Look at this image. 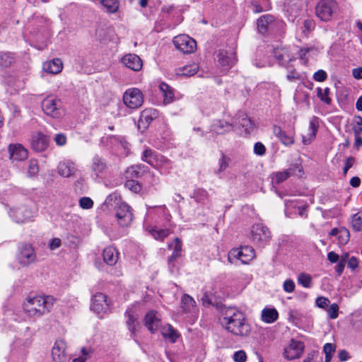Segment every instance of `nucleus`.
<instances>
[{
  "label": "nucleus",
  "mask_w": 362,
  "mask_h": 362,
  "mask_svg": "<svg viewBox=\"0 0 362 362\" xmlns=\"http://www.w3.org/2000/svg\"><path fill=\"white\" fill-rule=\"evenodd\" d=\"M222 315L221 322L228 332L238 337L250 335L251 326L243 312L235 308H228L223 310Z\"/></svg>",
  "instance_id": "1"
},
{
  "label": "nucleus",
  "mask_w": 362,
  "mask_h": 362,
  "mask_svg": "<svg viewBox=\"0 0 362 362\" xmlns=\"http://www.w3.org/2000/svg\"><path fill=\"white\" fill-rule=\"evenodd\" d=\"M55 301L49 295L28 296L23 303V311L30 317L39 318L51 312Z\"/></svg>",
  "instance_id": "2"
},
{
  "label": "nucleus",
  "mask_w": 362,
  "mask_h": 362,
  "mask_svg": "<svg viewBox=\"0 0 362 362\" xmlns=\"http://www.w3.org/2000/svg\"><path fill=\"white\" fill-rule=\"evenodd\" d=\"M104 205L108 209L115 211V217L121 226H129L133 220L132 209L125 202H122L116 194H110L105 199Z\"/></svg>",
  "instance_id": "3"
},
{
  "label": "nucleus",
  "mask_w": 362,
  "mask_h": 362,
  "mask_svg": "<svg viewBox=\"0 0 362 362\" xmlns=\"http://www.w3.org/2000/svg\"><path fill=\"white\" fill-rule=\"evenodd\" d=\"M42 111L45 115L54 119L61 118L64 111L60 99L54 96H47L41 103Z\"/></svg>",
  "instance_id": "4"
},
{
  "label": "nucleus",
  "mask_w": 362,
  "mask_h": 362,
  "mask_svg": "<svg viewBox=\"0 0 362 362\" xmlns=\"http://www.w3.org/2000/svg\"><path fill=\"white\" fill-rule=\"evenodd\" d=\"M255 257V250L251 246L247 245L230 250L228 255V259L230 263H233L235 259H240L242 263L248 264Z\"/></svg>",
  "instance_id": "5"
},
{
  "label": "nucleus",
  "mask_w": 362,
  "mask_h": 362,
  "mask_svg": "<svg viewBox=\"0 0 362 362\" xmlns=\"http://www.w3.org/2000/svg\"><path fill=\"white\" fill-rule=\"evenodd\" d=\"M36 254L34 248L29 244L19 245L16 255L18 263L23 267H28L36 262Z\"/></svg>",
  "instance_id": "6"
},
{
  "label": "nucleus",
  "mask_w": 362,
  "mask_h": 362,
  "mask_svg": "<svg viewBox=\"0 0 362 362\" xmlns=\"http://www.w3.org/2000/svg\"><path fill=\"white\" fill-rule=\"evenodd\" d=\"M337 8L334 0H320L315 7V14L322 21H329Z\"/></svg>",
  "instance_id": "7"
},
{
  "label": "nucleus",
  "mask_w": 362,
  "mask_h": 362,
  "mask_svg": "<svg viewBox=\"0 0 362 362\" xmlns=\"http://www.w3.org/2000/svg\"><path fill=\"white\" fill-rule=\"evenodd\" d=\"M123 101L125 105L131 109L140 107L144 103V96L141 91L136 88L127 89L123 95Z\"/></svg>",
  "instance_id": "8"
},
{
  "label": "nucleus",
  "mask_w": 362,
  "mask_h": 362,
  "mask_svg": "<svg viewBox=\"0 0 362 362\" xmlns=\"http://www.w3.org/2000/svg\"><path fill=\"white\" fill-rule=\"evenodd\" d=\"M251 232L253 242L259 247H263L269 243L271 238L270 231L268 228L262 224L253 225Z\"/></svg>",
  "instance_id": "9"
},
{
  "label": "nucleus",
  "mask_w": 362,
  "mask_h": 362,
  "mask_svg": "<svg viewBox=\"0 0 362 362\" xmlns=\"http://www.w3.org/2000/svg\"><path fill=\"white\" fill-rule=\"evenodd\" d=\"M176 49L185 54L192 53L197 47L196 41L186 35H180L173 38Z\"/></svg>",
  "instance_id": "10"
},
{
  "label": "nucleus",
  "mask_w": 362,
  "mask_h": 362,
  "mask_svg": "<svg viewBox=\"0 0 362 362\" xmlns=\"http://www.w3.org/2000/svg\"><path fill=\"white\" fill-rule=\"evenodd\" d=\"M142 160L155 168L170 163L169 159L151 149L144 151Z\"/></svg>",
  "instance_id": "11"
},
{
  "label": "nucleus",
  "mask_w": 362,
  "mask_h": 362,
  "mask_svg": "<svg viewBox=\"0 0 362 362\" xmlns=\"http://www.w3.org/2000/svg\"><path fill=\"white\" fill-rule=\"evenodd\" d=\"M10 216L17 223L30 221L34 216L33 211L26 206H22L13 209L9 212Z\"/></svg>",
  "instance_id": "12"
},
{
  "label": "nucleus",
  "mask_w": 362,
  "mask_h": 362,
  "mask_svg": "<svg viewBox=\"0 0 362 362\" xmlns=\"http://www.w3.org/2000/svg\"><path fill=\"white\" fill-rule=\"evenodd\" d=\"M108 308L109 304L105 295L98 293L93 296L90 308L93 312L100 315V317H102V315L107 311Z\"/></svg>",
  "instance_id": "13"
},
{
  "label": "nucleus",
  "mask_w": 362,
  "mask_h": 362,
  "mask_svg": "<svg viewBox=\"0 0 362 362\" xmlns=\"http://www.w3.org/2000/svg\"><path fill=\"white\" fill-rule=\"evenodd\" d=\"M304 350L303 342L291 339L288 346L285 348L284 356L287 360H293L299 358Z\"/></svg>",
  "instance_id": "14"
},
{
  "label": "nucleus",
  "mask_w": 362,
  "mask_h": 362,
  "mask_svg": "<svg viewBox=\"0 0 362 362\" xmlns=\"http://www.w3.org/2000/svg\"><path fill=\"white\" fill-rule=\"evenodd\" d=\"M281 24V21H276L272 15L262 16L257 22L258 32L264 34L267 30H274L276 25Z\"/></svg>",
  "instance_id": "15"
},
{
  "label": "nucleus",
  "mask_w": 362,
  "mask_h": 362,
  "mask_svg": "<svg viewBox=\"0 0 362 362\" xmlns=\"http://www.w3.org/2000/svg\"><path fill=\"white\" fill-rule=\"evenodd\" d=\"M303 174V168L298 164L293 165L289 168L279 171L275 173L274 179L276 184H280L291 175L301 177Z\"/></svg>",
  "instance_id": "16"
},
{
  "label": "nucleus",
  "mask_w": 362,
  "mask_h": 362,
  "mask_svg": "<svg viewBox=\"0 0 362 362\" xmlns=\"http://www.w3.org/2000/svg\"><path fill=\"white\" fill-rule=\"evenodd\" d=\"M302 4V0H285L284 10L289 21H293L298 16Z\"/></svg>",
  "instance_id": "17"
},
{
  "label": "nucleus",
  "mask_w": 362,
  "mask_h": 362,
  "mask_svg": "<svg viewBox=\"0 0 362 362\" xmlns=\"http://www.w3.org/2000/svg\"><path fill=\"white\" fill-rule=\"evenodd\" d=\"M49 138L41 132H35L31 137V147L37 152L45 151L49 145Z\"/></svg>",
  "instance_id": "18"
},
{
  "label": "nucleus",
  "mask_w": 362,
  "mask_h": 362,
  "mask_svg": "<svg viewBox=\"0 0 362 362\" xmlns=\"http://www.w3.org/2000/svg\"><path fill=\"white\" fill-rule=\"evenodd\" d=\"M77 168L74 162L71 160H64L57 165L58 174L64 177H70L74 176Z\"/></svg>",
  "instance_id": "19"
},
{
  "label": "nucleus",
  "mask_w": 362,
  "mask_h": 362,
  "mask_svg": "<svg viewBox=\"0 0 362 362\" xmlns=\"http://www.w3.org/2000/svg\"><path fill=\"white\" fill-rule=\"evenodd\" d=\"M121 62L124 66L134 71H140L143 66L142 60L135 54H125Z\"/></svg>",
  "instance_id": "20"
},
{
  "label": "nucleus",
  "mask_w": 362,
  "mask_h": 362,
  "mask_svg": "<svg viewBox=\"0 0 362 362\" xmlns=\"http://www.w3.org/2000/svg\"><path fill=\"white\" fill-rule=\"evenodd\" d=\"M10 153V158L13 161H22L25 160L28 156V152L20 144H10L8 146Z\"/></svg>",
  "instance_id": "21"
},
{
  "label": "nucleus",
  "mask_w": 362,
  "mask_h": 362,
  "mask_svg": "<svg viewBox=\"0 0 362 362\" xmlns=\"http://www.w3.org/2000/svg\"><path fill=\"white\" fill-rule=\"evenodd\" d=\"M66 345L63 340H57L52 350L54 362H64L66 359Z\"/></svg>",
  "instance_id": "22"
},
{
  "label": "nucleus",
  "mask_w": 362,
  "mask_h": 362,
  "mask_svg": "<svg viewBox=\"0 0 362 362\" xmlns=\"http://www.w3.org/2000/svg\"><path fill=\"white\" fill-rule=\"evenodd\" d=\"M158 117V112L153 108H146L140 115L139 126L146 129L152 121Z\"/></svg>",
  "instance_id": "23"
},
{
  "label": "nucleus",
  "mask_w": 362,
  "mask_h": 362,
  "mask_svg": "<svg viewBox=\"0 0 362 362\" xmlns=\"http://www.w3.org/2000/svg\"><path fill=\"white\" fill-rule=\"evenodd\" d=\"M319 127V118L313 116L309 122V128L306 134L303 135V143L308 145L315 138Z\"/></svg>",
  "instance_id": "24"
},
{
  "label": "nucleus",
  "mask_w": 362,
  "mask_h": 362,
  "mask_svg": "<svg viewBox=\"0 0 362 362\" xmlns=\"http://www.w3.org/2000/svg\"><path fill=\"white\" fill-rule=\"evenodd\" d=\"M217 62L224 70L229 69L234 64L235 55L226 50H220L216 57Z\"/></svg>",
  "instance_id": "25"
},
{
  "label": "nucleus",
  "mask_w": 362,
  "mask_h": 362,
  "mask_svg": "<svg viewBox=\"0 0 362 362\" xmlns=\"http://www.w3.org/2000/svg\"><path fill=\"white\" fill-rule=\"evenodd\" d=\"M124 315L127 317L126 325L131 333V337H134L136 334V327L139 325L138 315L134 311L133 308H128Z\"/></svg>",
  "instance_id": "26"
},
{
  "label": "nucleus",
  "mask_w": 362,
  "mask_h": 362,
  "mask_svg": "<svg viewBox=\"0 0 362 362\" xmlns=\"http://www.w3.org/2000/svg\"><path fill=\"white\" fill-rule=\"evenodd\" d=\"M144 325L152 333L157 330L160 326V319L155 311L151 310L146 314Z\"/></svg>",
  "instance_id": "27"
},
{
  "label": "nucleus",
  "mask_w": 362,
  "mask_h": 362,
  "mask_svg": "<svg viewBox=\"0 0 362 362\" xmlns=\"http://www.w3.org/2000/svg\"><path fill=\"white\" fill-rule=\"evenodd\" d=\"M234 122H228L225 120H216L211 126V131L218 134H222L230 132L234 127Z\"/></svg>",
  "instance_id": "28"
},
{
  "label": "nucleus",
  "mask_w": 362,
  "mask_h": 362,
  "mask_svg": "<svg viewBox=\"0 0 362 362\" xmlns=\"http://www.w3.org/2000/svg\"><path fill=\"white\" fill-rule=\"evenodd\" d=\"M235 124H240L247 134L251 133L255 129V123L243 112L238 115Z\"/></svg>",
  "instance_id": "29"
},
{
  "label": "nucleus",
  "mask_w": 362,
  "mask_h": 362,
  "mask_svg": "<svg viewBox=\"0 0 362 362\" xmlns=\"http://www.w3.org/2000/svg\"><path fill=\"white\" fill-rule=\"evenodd\" d=\"M274 55L282 65H285L293 59V57L291 54L288 49L285 47L274 49Z\"/></svg>",
  "instance_id": "30"
},
{
  "label": "nucleus",
  "mask_w": 362,
  "mask_h": 362,
  "mask_svg": "<svg viewBox=\"0 0 362 362\" xmlns=\"http://www.w3.org/2000/svg\"><path fill=\"white\" fill-rule=\"evenodd\" d=\"M103 259L105 262L110 266L115 265L119 258V253L114 247H107L103 252Z\"/></svg>",
  "instance_id": "31"
},
{
  "label": "nucleus",
  "mask_w": 362,
  "mask_h": 362,
  "mask_svg": "<svg viewBox=\"0 0 362 362\" xmlns=\"http://www.w3.org/2000/svg\"><path fill=\"white\" fill-rule=\"evenodd\" d=\"M42 68L47 73L57 74L62 71L63 69V64L61 59H54L51 61L45 62Z\"/></svg>",
  "instance_id": "32"
},
{
  "label": "nucleus",
  "mask_w": 362,
  "mask_h": 362,
  "mask_svg": "<svg viewBox=\"0 0 362 362\" xmlns=\"http://www.w3.org/2000/svg\"><path fill=\"white\" fill-rule=\"evenodd\" d=\"M159 89L163 93V103L165 105L171 103L174 100V90L168 84L162 82L159 85Z\"/></svg>",
  "instance_id": "33"
},
{
  "label": "nucleus",
  "mask_w": 362,
  "mask_h": 362,
  "mask_svg": "<svg viewBox=\"0 0 362 362\" xmlns=\"http://www.w3.org/2000/svg\"><path fill=\"white\" fill-rule=\"evenodd\" d=\"M107 168V164L104 159L95 156L92 159L91 169L95 175L98 176L100 173H103Z\"/></svg>",
  "instance_id": "34"
},
{
  "label": "nucleus",
  "mask_w": 362,
  "mask_h": 362,
  "mask_svg": "<svg viewBox=\"0 0 362 362\" xmlns=\"http://www.w3.org/2000/svg\"><path fill=\"white\" fill-rule=\"evenodd\" d=\"M279 317V313L275 308H265L262 311L261 318L266 323H273Z\"/></svg>",
  "instance_id": "35"
},
{
  "label": "nucleus",
  "mask_w": 362,
  "mask_h": 362,
  "mask_svg": "<svg viewBox=\"0 0 362 362\" xmlns=\"http://www.w3.org/2000/svg\"><path fill=\"white\" fill-rule=\"evenodd\" d=\"M168 246L169 247H173V252L171 256L168 257V264L169 265H171L177 257L181 256L182 242L180 238H176L175 239L174 243L169 245Z\"/></svg>",
  "instance_id": "36"
},
{
  "label": "nucleus",
  "mask_w": 362,
  "mask_h": 362,
  "mask_svg": "<svg viewBox=\"0 0 362 362\" xmlns=\"http://www.w3.org/2000/svg\"><path fill=\"white\" fill-rule=\"evenodd\" d=\"M147 167L141 165H133L126 170L127 177L131 179L141 177L146 172Z\"/></svg>",
  "instance_id": "37"
},
{
  "label": "nucleus",
  "mask_w": 362,
  "mask_h": 362,
  "mask_svg": "<svg viewBox=\"0 0 362 362\" xmlns=\"http://www.w3.org/2000/svg\"><path fill=\"white\" fill-rule=\"evenodd\" d=\"M100 3L109 13H116L119 8V0H100Z\"/></svg>",
  "instance_id": "38"
},
{
  "label": "nucleus",
  "mask_w": 362,
  "mask_h": 362,
  "mask_svg": "<svg viewBox=\"0 0 362 362\" xmlns=\"http://www.w3.org/2000/svg\"><path fill=\"white\" fill-rule=\"evenodd\" d=\"M198 71V66L196 64L187 65L176 70L177 76H191L194 75Z\"/></svg>",
  "instance_id": "39"
},
{
  "label": "nucleus",
  "mask_w": 362,
  "mask_h": 362,
  "mask_svg": "<svg viewBox=\"0 0 362 362\" xmlns=\"http://www.w3.org/2000/svg\"><path fill=\"white\" fill-rule=\"evenodd\" d=\"M150 233L156 240L163 241L169 235L170 230L168 229H160L155 227L151 229Z\"/></svg>",
  "instance_id": "40"
},
{
  "label": "nucleus",
  "mask_w": 362,
  "mask_h": 362,
  "mask_svg": "<svg viewBox=\"0 0 362 362\" xmlns=\"http://www.w3.org/2000/svg\"><path fill=\"white\" fill-rule=\"evenodd\" d=\"M182 307L185 312H189L196 305L195 300L192 297L187 294H185L181 299Z\"/></svg>",
  "instance_id": "41"
},
{
  "label": "nucleus",
  "mask_w": 362,
  "mask_h": 362,
  "mask_svg": "<svg viewBox=\"0 0 362 362\" xmlns=\"http://www.w3.org/2000/svg\"><path fill=\"white\" fill-rule=\"evenodd\" d=\"M298 283L304 288H309L312 286V276L307 273H300L298 276Z\"/></svg>",
  "instance_id": "42"
},
{
  "label": "nucleus",
  "mask_w": 362,
  "mask_h": 362,
  "mask_svg": "<svg viewBox=\"0 0 362 362\" xmlns=\"http://www.w3.org/2000/svg\"><path fill=\"white\" fill-rule=\"evenodd\" d=\"M230 158L223 153H221V158L218 160V169L216 171V174L218 175L226 170L230 164Z\"/></svg>",
  "instance_id": "43"
},
{
  "label": "nucleus",
  "mask_w": 362,
  "mask_h": 362,
  "mask_svg": "<svg viewBox=\"0 0 362 362\" xmlns=\"http://www.w3.org/2000/svg\"><path fill=\"white\" fill-rule=\"evenodd\" d=\"M339 235L337 237L339 244L344 245L349 240V237H350L349 231L346 228L341 227V228H339Z\"/></svg>",
  "instance_id": "44"
},
{
  "label": "nucleus",
  "mask_w": 362,
  "mask_h": 362,
  "mask_svg": "<svg viewBox=\"0 0 362 362\" xmlns=\"http://www.w3.org/2000/svg\"><path fill=\"white\" fill-rule=\"evenodd\" d=\"M317 96L325 103L329 105L332 102L331 98L328 96L329 93V88H325V89H322L321 88H317Z\"/></svg>",
  "instance_id": "45"
},
{
  "label": "nucleus",
  "mask_w": 362,
  "mask_h": 362,
  "mask_svg": "<svg viewBox=\"0 0 362 362\" xmlns=\"http://www.w3.org/2000/svg\"><path fill=\"white\" fill-rule=\"evenodd\" d=\"M125 187L134 193L140 192L142 188L140 183L134 179L128 180L125 182Z\"/></svg>",
  "instance_id": "46"
},
{
  "label": "nucleus",
  "mask_w": 362,
  "mask_h": 362,
  "mask_svg": "<svg viewBox=\"0 0 362 362\" xmlns=\"http://www.w3.org/2000/svg\"><path fill=\"white\" fill-rule=\"evenodd\" d=\"M351 223L355 231L358 232L362 230V216L358 214H355L352 216Z\"/></svg>",
  "instance_id": "47"
},
{
  "label": "nucleus",
  "mask_w": 362,
  "mask_h": 362,
  "mask_svg": "<svg viewBox=\"0 0 362 362\" xmlns=\"http://www.w3.org/2000/svg\"><path fill=\"white\" fill-rule=\"evenodd\" d=\"M163 334L164 338L170 339L173 343L175 342L179 337L177 332L170 325H169L168 329L163 332Z\"/></svg>",
  "instance_id": "48"
},
{
  "label": "nucleus",
  "mask_w": 362,
  "mask_h": 362,
  "mask_svg": "<svg viewBox=\"0 0 362 362\" xmlns=\"http://www.w3.org/2000/svg\"><path fill=\"white\" fill-rule=\"evenodd\" d=\"M39 171L37 162L36 160L31 159L29 161L28 173L30 176H34L37 174Z\"/></svg>",
  "instance_id": "49"
},
{
  "label": "nucleus",
  "mask_w": 362,
  "mask_h": 362,
  "mask_svg": "<svg viewBox=\"0 0 362 362\" xmlns=\"http://www.w3.org/2000/svg\"><path fill=\"white\" fill-rule=\"evenodd\" d=\"M79 206L84 209H89L93 207V202L92 199L87 197H83L79 200Z\"/></svg>",
  "instance_id": "50"
},
{
  "label": "nucleus",
  "mask_w": 362,
  "mask_h": 362,
  "mask_svg": "<svg viewBox=\"0 0 362 362\" xmlns=\"http://www.w3.org/2000/svg\"><path fill=\"white\" fill-rule=\"evenodd\" d=\"M233 358L235 362H245L247 360V355L244 351L240 350L234 353Z\"/></svg>",
  "instance_id": "51"
},
{
  "label": "nucleus",
  "mask_w": 362,
  "mask_h": 362,
  "mask_svg": "<svg viewBox=\"0 0 362 362\" xmlns=\"http://www.w3.org/2000/svg\"><path fill=\"white\" fill-rule=\"evenodd\" d=\"M328 315L331 319H336L338 317L339 306L337 303L332 304L328 310Z\"/></svg>",
  "instance_id": "52"
},
{
  "label": "nucleus",
  "mask_w": 362,
  "mask_h": 362,
  "mask_svg": "<svg viewBox=\"0 0 362 362\" xmlns=\"http://www.w3.org/2000/svg\"><path fill=\"white\" fill-rule=\"evenodd\" d=\"M279 139L281 141V143L284 145H291L294 143V139L293 136L287 134L285 132L281 134V136L279 138Z\"/></svg>",
  "instance_id": "53"
},
{
  "label": "nucleus",
  "mask_w": 362,
  "mask_h": 362,
  "mask_svg": "<svg viewBox=\"0 0 362 362\" xmlns=\"http://www.w3.org/2000/svg\"><path fill=\"white\" fill-rule=\"evenodd\" d=\"M266 148L261 142H257L254 145V153L257 156H263L265 154Z\"/></svg>",
  "instance_id": "54"
},
{
  "label": "nucleus",
  "mask_w": 362,
  "mask_h": 362,
  "mask_svg": "<svg viewBox=\"0 0 362 362\" xmlns=\"http://www.w3.org/2000/svg\"><path fill=\"white\" fill-rule=\"evenodd\" d=\"M295 283L291 279H287L284 282L283 288L286 293H292L295 290Z\"/></svg>",
  "instance_id": "55"
},
{
  "label": "nucleus",
  "mask_w": 362,
  "mask_h": 362,
  "mask_svg": "<svg viewBox=\"0 0 362 362\" xmlns=\"http://www.w3.org/2000/svg\"><path fill=\"white\" fill-rule=\"evenodd\" d=\"M327 77V73L324 70H318L313 74V79L316 81L322 82Z\"/></svg>",
  "instance_id": "56"
},
{
  "label": "nucleus",
  "mask_w": 362,
  "mask_h": 362,
  "mask_svg": "<svg viewBox=\"0 0 362 362\" xmlns=\"http://www.w3.org/2000/svg\"><path fill=\"white\" fill-rule=\"evenodd\" d=\"M356 160L354 157L349 156L348 157L344 163V167L343 169V174L346 175L348 170L354 165Z\"/></svg>",
  "instance_id": "57"
},
{
  "label": "nucleus",
  "mask_w": 362,
  "mask_h": 362,
  "mask_svg": "<svg viewBox=\"0 0 362 362\" xmlns=\"http://www.w3.org/2000/svg\"><path fill=\"white\" fill-rule=\"evenodd\" d=\"M330 301L327 298L318 297L316 298L315 303L319 308H325L329 305Z\"/></svg>",
  "instance_id": "58"
},
{
  "label": "nucleus",
  "mask_w": 362,
  "mask_h": 362,
  "mask_svg": "<svg viewBox=\"0 0 362 362\" xmlns=\"http://www.w3.org/2000/svg\"><path fill=\"white\" fill-rule=\"evenodd\" d=\"M315 23L314 21L310 20V19L305 20L303 22V28H304L303 33L310 32L311 30H313L315 28Z\"/></svg>",
  "instance_id": "59"
},
{
  "label": "nucleus",
  "mask_w": 362,
  "mask_h": 362,
  "mask_svg": "<svg viewBox=\"0 0 362 362\" xmlns=\"http://www.w3.org/2000/svg\"><path fill=\"white\" fill-rule=\"evenodd\" d=\"M311 47H302L298 51V57L301 60H303L305 63L307 62L306 54L312 50Z\"/></svg>",
  "instance_id": "60"
},
{
  "label": "nucleus",
  "mask_w": 362,
  "mask_h": 362,
  "mask_svg": "<svg viewBox=\"0 0 362 362\" xmlns=\"http://www.w3.org/2000/svg\"><path fill=\"white\" fill-rule=\"evenodd\" d=\"M54 141L58 146H64L66 142V138L64 134H57L55 135Z\"/></svg>",
  "instance_id": "61"
},
{
  "label": "nucleus",
  "mask_w": 362,
  "mask_h": 362,
  "mask_svg": "<svg viewBox=\"0 0 362 362\" xmlns=\"http://www.w3.org/2000/svg\"><path fill=\"white\" fill-rule=\"evenodd\" d=\"M323 351L325 355H332L335 351V346L330 343H327L324 345Z\"/></svg>",
  "instance_id": "62"
},
{
  "label": "nucleus",
  "mask_w": 362,
  "mask_h": 362,
  "mask_svg": "<svg viewBox=\"0 0 362 362\" xmlns=\"http://www.w3.org/2000/svg\"><path fill=\"white\" fill-rule=\"evenodd\" d=\"M347 264L349 268L351 269L352 270H354L358 267V260L356 257H351L349 259Z\"/></svg>",
  "instance_id": "63"
},
{
  "label": "nucleus",
  "mask_w": 362,
  "mask_h": 362,
  "mask_svg": "<svg viewBox=\"0 0 362 362\" xmlns=\"http://www.w3.org/2000/svg\"><path fill=\"white\" fill-rule=\"evenodd\" d=\"M362 132V117H357L356 120V126L354 127V132Z\"/></svg>",
  "instance_id": "64"
}]
</instances>
